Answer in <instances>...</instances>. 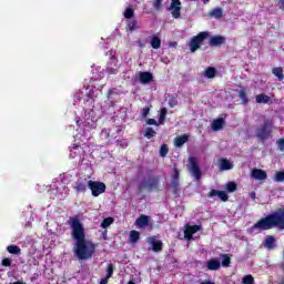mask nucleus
<instances>
[{"label": "nucleus", "instance_id": "41", "mask_svg": "<svg viewBox=\"0 0 284 284\" xmlns=\"http://www.w3.org/2000/svg\"><path fill=\"white\" fill-rule=\"evenodd\" d=\"M153 8H154V10H156L159 12L161 10V8H163V0H154Z\"/></svg>", "mask_w": 284, "mask_h": 284}, {"label": "nucleus", "instance_id": "46", "mask_svg": "<svg viewBox=\"0 0 284 284\" xmlns=\"http://www.w3.org/2000/svg\"><path fill=\"white\" fill-rule=\"evenodd\" d=\"M150 114V106H145L142 109V119H148V115Z\"/></svg>", "mask_w": 284, "mask_h": 284}, {"label": "nucleus", "instance_id": "42", "mask_svg": "<svg viewBox=\"0 0 284 284\" xmlns=\"http://www.w3.org/2000/svg\"><path fill=\"white\" fill-rule=\"evenodd\" d=\"M176 105H179V100H176V98L172 95L169 99V108H176Z\"/></svg>", "mask_w": 284, "mask_h": 284}, {"label": "nucleus", "instance_id": "57", "mask_svg": "<svg viewBox=\"0 0 284 284\" xmlns=\"http://www.w3.org/2000/svg\"><path fill=\"white\" fill-rule=\"evenodd\" d=\"M255 196H256V193H252V197L255 199Z\"/></svg>", "mask_w": 284, "mask_h": 284}, {"label": "nucleus", "instance_id": "43", "mask_svg": "<svg viewBox=\"0 0 284 284\" xmlns=\"http://www.w3.org/2000/svg\"><path fill=\"white\" fill-rule=\"evenodd\" d=\"M243 284H254V276L252 275H246L242 278Z\"/></svg>", "mask_w": 284, "mask_h": 284}, {"label": "nucleus", "instance_id": "26", "mask_svg": "<svg viewBox=\"0 0 284 284\" xmlns=\"http://www.w3.org/2000/svg\"><path fill=\"white\" fill-rule=\"evenodd\" d=\"M272 74L277 78V81H284L283 68L276 67L272 69Z\"/></svg>", "mask_w": 284, "mask_h": 284}, {"label": "nucleus", "instance_id": "9", "mask_svg": "<svg viewBox=\"0 0 284 284\" xmlns=\"http://www.w3.org/2000/svg\"><path fill=\"white\" fill-rule=\"evenodd\" d=\"M181 0H171L168 10L171 12L173 19H181Z\"/></svg>", "mask_w": 284, "mask_h": 284}, {"label": "nucleus", "instance_id": "8", "mask_svg": "<svg viewBox=\"0 0 284 284\" xmlns=\"http://www.w3.org/2000/svg\"><path fill=\"white\" fill-rule=\"evenodd\" d=\"M181 176V172L179 171V168L176 165H173V175H172V181H171V187L173 190V194L175 196H179V192H181L180 184H179V179Z\"/></svg>", "mask_w": 284, "mask_h": 284}, {"label": "nucleus", "instance_id": "51", "mask_svg": "<svg viewBox=\"0 0 284 284\" xmlns=\"http://www.w3.org/2000/svg\"><path fill=\"white\" fill-rule=\"evenodd\" d=\"M146 123H148V125H159V122H156V120H154V119H149L148 121H146Z\"/></svg>", "mask_w": 284, "mask_h": 284}, {"label": "nucleus", "instance_id": "30", "mask_svg": "<svg viewBox=\"0 0 284 284\" xmlns=\"http://www.w3.org/2000/svg\"><path fill=\"white\" fill-rule=\"evenodd\" d=\"M128 31L129 32H134V30H139V21L136 20H131L126 24Z\"/></svg>", "mask_w": 284, "mask_h": 284}, {"label": "nucleus", "instance_id": "15", "mask_svg": "<svg viewBox=\"0 0 284 284\" xmlns=\"http://www.w3.org/2000/svg\"><path fill=\"white\" fill-rule=\"evenodd\" d=\"M206 268L209 272H216L221 270V261L217 258H211L206 262Z\"/></svg>", "mask_w": 284, "mask_h": 284}, {"label": "nucleus", "instance_id": "2", "mask_svg": "<svg viewBox=\"0 0 284 284\" xmlns=\"http://www.w3.org/2000/svg\"><path fill=\"white\" fill-rule=\"evenodd\" d=\"M278 227V230H284V209L280 207L275 212L260 219L253 226H251V234H261V232H266Z\"/></svg>", "mask_w": 284, "mask_h": 284}, {"label": "nucleus", "instance_id": "19", "mask_svg": "<svg viewBox=\"0 0 284 284\" xmlns=\"http://www.w3.org/2000/svg\"><path fill=\"white\" fill-rule=\"evenodd\" d=\"M264 247H266V250H274V247H276V237L267 235L264 240Z\"/></svg>", "mask_w": 284, "mask_h": 284}, {"label": "nucleus", "instance_id": "59", "mask_svg": "<svg viewBox=\"0 0 284 284\" xmlns=\"http://www.w3.org/2000/svg\"><path fill=\"white\" fill-rule=\"evenodd\" d=\"M204 1H210V0H204Z\"/></svg>", "mask_w": 284, "mask_h": 284}, {"label": "nucleus", "instance_id": "39", "mask_svg": "<svg viewBox=\"0 0 284 284\" xmlns=\"http://www.w3.org/2000/svg\"><path fill=\"white\" fill-rule=\"evenodd\" d=\"M114 274V264L110 263L106 267V278H112V275Z\"/></svg>", "mask_w": 284, "mask_h": 284}, {"label": "nucleus", "instance_id": "6", "mask_svg": "<svg viewBox=\"0 0 284 284\" xmlns=\"http://www.w3.org/2000/svg\"><path fill=\"white\" fill-rule=\"evenodd\" d=\"M207 37H210V33H207V31H202L193 37L191 39V43L189 44L191 52H196V50H200L201 45H203V41H205Z\"/></svg>", "mask_w": 284, "mask_h": 284}, {"label": "nucleus", "instance_id": "4", "mask_svg": "<svg viewBox=\"0 0 284 284\" xmlns=\"http://www.w3.org/2000/svg\"><path fill=\"white\" fill-rule=\"evenodd\" d=\"M274 123L272 120H264L263 124H261L256 131L255 136L258 141H267V139L272 138Z\"/></svg>", "mask_w": 284, "mask_h": 284}, {"label": "nucleus", "instance_id": "29", "mask_svg": "<svg viewBox=\"0 0 284 284\" xmlns=\"http://www.w3.org/2000/svg\"><path fill=\"white\" fill-rule=\"evenodd\" d=\"M7 252H9V254H14V255L19 256V255H21V247L12 244L7 247Z\"/></svg>", "mask_w": 284, "mask_h": 284}, {"label": "nucleus", "instance_id": "5", "mask_svg": "<svg viewBox=\"0 0 284 284\" xmlns=\"http://www.w3.org/2000/svg\"><path fill=\"white\" fill-rule=\"evenodd\" d=\"M187 170L191 176L195 179V181H201V176H203V172L201 171V166L199 165V161L196 160V158L194 156L189 158Z\"/></svg>", "mask_w": 284, "mask_h": 284}, {"label": "nucleus", "instance_id": "7", "mask_svg": "<svg viewBox=\"0 0 284 284\" xmlns=\"http://www.w3.org/2000/svg\"><path fill=\"white\" fill-rule=\"evenodd\" d=\"M88 187L91 190L92 196H101L105 192V183L99 181H88Z\"/></svg>", "mask_w": 284, "mask_h": 284}, {"label": "nucleus", "instance_id": "44", "mask_svg": "<svg viewBox=\"0 0 284 284\" xmlns=\"http://www.w3.org/2000/svg\"><path fill=\"white\" fill-rule=\"evenodd\" d=\"M217 196H219V199H221V201H223L224 203L230 199V197L227 196V193H226L225 191H219V192H217Z\"/></svg>", "mask_w": 284, "mask_h": 284}, {"label": "nucleus", "instance_id": "18", "mask_svg": "<svg viewBox=\"0 0 284 284\" xmlns=\"http://www.w3.org/2000/svg\"><path fill=\"white\" fill-rule=\"evenodd\" d=\"M223 125H225V120L223 118H219L212 122L211 130L213 132H219V130H223Z\"/></svg>", "mask_w": 284, "mask_h": 284}, {"label": "nucleus", "instance_id": "24", "mask_svg": "<svg viewBox=\"0 0 284 284\" xmlns=\"http://www.w3.org/2000/svg\"><path fill=\"white\" fill-rule=\"evenodd\" d=\"M256 103H272V98L270 95L261 93L255 97Z\"/></svg>", "mask_w": 284, "mask_h": 284}, {"label": "nucleus", "instance_id": "20", "mask_svg": "<svg viewBox=\"0 0 284 284\" xmlns=\"http://www.w3.org/2000/svg\"><path fill=\"white\" fill-rule=\"evenodd\" d=\"M77 156H83V148L81 145H73L70 150V158L77 159Z\"/></svg>", "mask_w": 284, "mask_h": 284}, {"label": "nucleus", "instance_id": "17", "mask_svg": "<svg viewBox=\"0 0 284 284\" xmlns=\"http://www.w3.org/2000/svg\"><path fill=\"white\" fill-rule=\"evenodd\" d=\"M189 141H190V135L183 134L174 139V145L175 148H183V145H185V143H187Z\"/></svg>", "mask_w": 284, "mask_h": 284}, {"label": "nucleus", "instance_id": "53", "mask_svg": "<svg viewBox=\"0 0 284 284\" xmlns=\"http://www.w3.org/2000/svg\"><path fill=\"white\" fill-rule=\"evenodd\" d=\"M108 281H110V277H104L100 281V284H108Z\"/></svg>", "mask_w": 284, "mask_h": 284}, {"label": "nucleus", "instance_id": "34", "mask_svg": "<svg viewBox=\"0 0 284 284\" xmlns=\"http://www.w3.org/2000/svg\"><path fill=\"white\" fill-rule=\"evenodd\" d=\"M112 223H114L113 217H105L101 223V227H103V230H105V229L110 227V225H112Z\"/></svg>", "mask_w": 284, "mask_h": 284}, {"label": "nucleus", "instance_id": "38", "mask_svg": "<svg viewBox=\"0 0 284 284\" xmlns=\"http://www.w3.org/2000/svg\"><path fill=\"white\" fill-rule=\"evenodd\" d=\"M144 136L146 139H153V136H156V131H154L152 128H146Z\"/></svg>", "mask_w": 284, "mask_h": 284}, {"label": "nucleus", "instance_id": "27", "mask_svg": "<svg viewBox=\"0 0 284 284\" xmlns=\"http://www.w3.org/2000/svg\"><path fill=\"white\" fill-rule=\"evenodd\" d=\"M139 239H141V233L139 231H131L129 233V240L131 243H139Z\"/></svg>", "mask_w": 284, "mask_h": 284}, {"label": "nucleus", "instance_id": "58", "mask_svg": "<svg viewBox=\"0 0 284 284\" xmlns=\"http://www.w3.org/2000/svg\"><path fill=\"white\" fill-rule=\"evenodd\" d=\"M128 284H136V283H134L133 281H130Z\"/></svg>", "mask_w": 284, "mask_h": 284}, {"label": "nucleus", "instance_id": "12", "mask_svg": "<svg viewBox=\"0 0 284 284\" xmlns=\"http://www.w3.org/2000/svg\"><path fill=\"white\" fill-rule=\"evenodd\" d=\"M139 81L143 85H148V83H152L154 81V75L148 71H141L139 73Z\"/></svg>", "mask_w": 284, "mask_h": 284}, {"label": "nucleus", "instance_id": "33", "mask_svg": "<svg viewBox=\"0 0 284 284\" xmlns=\"http://www.w3.org/2000/svg\"><path fill=\"white\" fill-rule=\"evenodd\" d=\"M211 17L214 19H221L223 17V9L221 8H215L210 12Z\"/></svg>", "mask_w": 284, "mask_h": 284}, {"label": "nucleus", "instance_id": "37", "mask_svg": "<svg viewBox=\"0 0 284 284\" xmlns=\"http://www.w3.org/2000/svg\"><path fill=\"white\" fill-rule=\"evenodd\" d=\"M274 181H276V183H283V181H284V171H277L275 173Z\"/></svg>", "mask_w": 284, "mask_h": 284}, {"label": "nucleus", "instance_id": "52", "mask_svg": "<svg viewBox=\"0 0 284 284\" xmlns=\"http://www.w3.org/2000/svg\"><path fill=\"white\" fill-rule=\"evenodd\" d=\"M136 43H138L139 48L143 49V48H145V43H148V41L143 42L142 40H138Z\"/></svg>", "mask_w": 284, "mask_h": 284}, {"label": "nucleus", "instance_id": "11", "mask_svg": "<svg viewBox=\"0 0 284 284\" xmlns=\"http://www.w3.org/2000/svg\"><path fill=\"white\" fill-rule=\"evenodd\" d=\"M152 221V217L145 214H141L136 220H135V225L140 230H143L150 225V222Z\"/></svg>", "mask_w": 284, "mask_h": 284}, {"label": "nucleus", "instance_id": "55", "mask_svg": "<svg viewBox=\"0 0 284 284\" xmlns=\"http://www.w3.org/2000/svg\"><path fill=\"white\" fill-rule=\"evenodd\" d=\"M201 284H214V282H212L211 280H205V281L201 282Z\"/></svg>", "mask_w": 284, "mask_h": 284}, {"label": "nucleus", "instance_id": "1", "mask_svg": "<svg viewBox=\"0 0 284 284\" xmlns=\"http://www.w3.org/2000/svg\"><path fill=\"white\" fill-rule=\"evenodd\" d=\"M68 225H70L72 232L71 236L75 244L73 246V252L79 261H88L94 256L97 252V244L94 242L85 239V227L79 216L69 217Z\"/></svg>", "mask_w": 284, "mask_h": 284}, {"label": "nucleus", "instance_id": "49", "mask_svg": "<svg viewBox=\"0 0 284 284\" xmlns=\"http://www.w3.org/2000/svg\"><path fill=\"white\" fill-rule=\"evenodd\" d=\"M277 145H278V148H280L281 151L284 150V138L277 140Z\"/></svg>", "mask_w": 284, "mask_h": 284}, {"label": "nucleus", "instance_id": "50", "mask_svg": "<svg viewBox=\"0 0 284 284\" xmlns=\"http://www.w3.org/2000/svg\"><path fill=\"white\" fill-rule=\"evenodd\" d=\"M277 8L284 12V0H277Z\"/></svg>", "mask_w": 284, "mask_h": 284}, {"label": "nucleus", "instance_id": "10", "mask_svg": "<svg viewBox=\"0 0 284 284\" xmlns=\"http://www.w3.org/2000/svg\"><path fill=\"white\" fill-rule=\"evenodd\" d=\"M201 231V225H186L184 231L185 241H192V236Z\"/></svg>", "mask_w": 284, "mask_h": 284}, {"label": "nucleus", "instance_id": "21", "mask_svg": "<svg viewBox=\"0 0 284 284\" xmlns=\"http://www.w3.org/2000/svg\"><path fill=\"white\" fill-rule=\"evenodd\" d=\"M150 243L152 245L153 252H162L163 251V242H161V240H155L154 237H151Z\"/></svg>", "mask_w": 284, "mask_h": 284}, {"label": "nucleus", "instance_id": "40", "mask_svg": "<svg viewBox=\"0 0 284 284\" xmlns=\"http://www.w3.org/2000/svg\"><path fill=\"white\" fill-rule=\"evenodd\" d=\"M237 185L235 182H227L226 184V191L232 193V192H236Z\"/></svg>", "mask_w": 284, "mask_h": 284}, {"label": "nucleus", "instance_id": "35", "mask_svg": "<svg viewBox=\"0 0 284 284\" xmlns=\"http://www.w3.org/2000/svg\"><path fill=\"white\" fill-rule=\"evenodd\" d=\"M124 19H132L134 17V9L132 7H128L123 13Z\"/></svg>", "mask_w": 284, "mask_h": 284}, {"label": "nucleus", "instance_id": "3", "mask_svg": "<svg viewBox=\"0 0 284 284\" xmlns=\"http://www.w3.org/2000/svg\"><path fill=\"white\" fill-rule=\"evenodd\" d=\"M138 192H161V176L149 175L146 180L138 184Z\"/></svg>", "mask_w": 284, "mask_h": 284}, {"label": "nucleus", "instance_id": "45", "mask_svg": "<svg viewBox=\"0 0 284 284\" xmlns=\"http://www.w3.org/2000/svg\"><path fill=\"white\" fill-rule=\"evenodd\" d=\"M1 265L3 267H10L12 265V258H10V257L3 258L2 262H1Z\"/></svg>", "mask_w": 284, "mask_h": 284}, {"label": "nucleus", "instance_id": "23", "mask_svg": "<svg viewBox=\"0 0 284 284\" xmlns=\"http://www.w3.org/2000/svg\"><path fill=\"white\" fill-rule=\"evenodd\" d=\"M216 74H219V71H216V68H214V67H207L204 70V77L206 79H214L216 77Z\"/></svg>", "mask_w": 284, "mask_h": 284}, {"label": "nucleus", "instance_id": "47", "mask_svg": "<svg viewBox=\"0 0 284 284\" xmlns=\"http://www.w3.org/2000/svg\"><path fill=\"white\" fill-rule=\"evenodd\" d=\"M207 196L210 197V199H212V197H214V196H219V191H216V190H211L210 192H209V194H207Z\"/></svg>", "mask_w": 284, "mask_h": 284}, {"label": "nucleus", "instance_id": "14", "mask_svg": "<svg viewBox=\"0 0 284 284\" xmlns=\"http://www.w3.org/2000/svg\"><path fill=\"white\" fill-rule=\"evenodd\" d=\"M223 43H225V37H223V36H213L210 39L209 45H211V48H220V45H223Z\"/></svg>", "mask_w": 284, "mask_h": 284}, {"label": "nucleus", "instance_id": "54", "mask_svg": "<svg viewBox=\"0 0 284 284\" xmlns=\"http://www.w3.org/2000/svg\"><path fill=\"white\" fill-rule=\"evenodd\" d=\"M119 72V70L118 69H110V74H116Z\"/></svg>", "mask_w": 284, "mask_h": 284}, {"label": "nucleus", "instance_id": "31", "mask_svg": "<svg viewBox=\"0 0 284 284\" xmlns=\"http://www.w3.org/2000/svg\"><path fill=\"white\" fill-rule=\"evenodd\" d=\"M222 267H230L232 264V257L229 254H222Z\"/></svg>", "mask_w": 284, "mask_h": 284}, {"label": "nucleus", "instance_id": "16", "mask_svg": "<svg viewBox=\"0 0 284 284\" xmlns=\"http://www.w3.org/2000/svg\"><path fill=\"white\" fill-rule=\"evenodd\" d=\"M251 176L255 179L256 181H265L267 179V172L261 170V169H253Z\"/></svg>", "mask_w": 284, "mask_h": 284}, {"label": "nucleus", "instance_id": "13", "mask_svg": "<svg viewBox=\"0 0 284 284\" xmlns=\"http://www.w3.org/2000/svg\"><path fill=\"white\" fill-rule=\"evenodd\" d=\"M88 179L84 180H78L75 182V185L73 186V190H75V192L78 194H83L88 191Z\"/></svg>", "mask_w": 284, "mask_h": 284}, {"label": "nucleus", "instance_id": "48", "mask_svg": "<svg viewBox=\"0 0 284 284\" xmlns=\"http://www.w3.org/2000/svg\"><path fill=\"white\" fill-rule=\"evenodd\" d=\"M118 144L120 145V148H128V142L125 140H118Z\"/></svg>", "mask_w": 284, "mask_h": 284}, {"label": "nucleus", "instance_id": "22", "mask_svg": "<svg viewBox=\"0 0 284 284\" xmlns=\"http://www.w3.org/2000/svg\"><path fill=\"white\" fill-rule=\"evenodd\" d=\"M239 98L242 101V105H247V103H250V99L247 98V92L245 91V87L240 88Z\"/></svg>", "mask_w": 284, "mask_h": 284}, {"label": "nucleus", "instance_id": "56", "mask_svg": "<svg viewBox=\"0 0 284 284\" xmlns=\"http://www.w3.org/2000/svg\"><path fill=\"white\" fill-rule=\"evenodd\" d=\"M106 234H108V231H104V232H103V236H104V239H105Z\"/></svg>", "mask_w": 284, "mask_h": 284}, {"label": "nucleus", "instance_id": "36", "mask_svg": "<svg viewBox=\"0 0 284 284\" xmlns=\"http://www.w3.org/2000/svg\"><path fill=\"white\" fill-rule=\"evenodd\" d=\"M168 152H170V148H168V144H162L160 148V156H162V159H165V156H168Z\"/></svg>", "mask_w": 284, "mask_h": 284}, {"label": "nucleus", "instance_id": "32", "mask_svg": "<svg viewBox=\"0 0 284 284\" xmlns=\"http://www.w3.org/2000/svg\"><path fill=\"white\" fill-rule=\"evenodd\" d=\"M165 116H168V109L166 108H162L160 110L159 125H163L165 123Z\"/></svg>", "mask_w": 284, "mask_h": 284}, {"label": "nucleus", "instance_id": "28", "mask_svg": "<svg viewBox=\"0 0 284 284\" xmlns=\"http://www.w3.org/2000/svg\"><path fill=\"white\" fill-rule=\"evenodd\" d=\"M151 48H153V50H159V48H161V38L153 36L151 38Z\"/></svg>", "mask_w": 284, "mask_h": 284}, {"label": "nucleus", "instance_id": "25", "mask_svg": "<svg viewBox=\"0 0 284 284\" xmlns=\"http://www.w3.org/2000/svg\"><path fill=\"white\" fill-rule=\"evenodd\" d=\"M232 168H233V165H232V162H230V160H227V159H222V160L220 161V170H221L222 172H225V171H227V170H232Z\"/></svg>", "mask_w": 284, "mask_h": 284}]
</instances>
